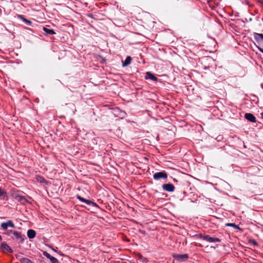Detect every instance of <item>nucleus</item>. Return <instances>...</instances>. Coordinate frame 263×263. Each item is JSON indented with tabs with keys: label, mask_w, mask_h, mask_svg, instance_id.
Segmentation results:
<instances>
[{
	"label": "nucleus",
	"mask_w": 263,
	"mask_h": 263,
	"mask_svg": "<svg viewBox=\"0 0 263 263\" xmlns=\"http://www.w3.org/2000/svg\"><path fill=\"white\" fill-rule=\"evenodd\" d=\"M18 17L21 19L27 25H31L32 22L26 19L23 15H18Z\"/></svg>",
	"instance_id": "15"
},
{
	"label": "nucleus",
	"mask_w": 263,
	"mask_h": 263,
	"mask_svg": "<svg viewBox=\"0 0 263 263\" xmlns=\"http://www.w3.org/2000/svg\"><path fill=\"white\" fill-rule=\"evenodd\" d=\"M132 62V58L130 56H127L124 61H122V66L126 67L129 65Z\"/></svg>",
	"instance_id": "13"
},
{
	"label": "nucleus",
	"mask_w": 263,
	"mask_h": 263,
	"mask_svg": "<svg viewBox=\"0 0 263 263\" xmlns=\"http://www.w3.org/2000/svg\"><path fill=\"white\" fill-rule=\"evenodd\" d=\"M252 243H253L254 244H255V245H257V243L256 242V241H255L254 240H253L252 241Z\"/></svg>",
	"instance_id": "26"
},
{
	"label": "nucleus",
	"mask_w": 263,
	"mask_h": 263,
	"mask_svg": "<svg viewBox=\"0 0 263 263\" xmlns=\"http://www.w3.org/2000/svg\"><path fill=\"white\" fill-rule=\"evenodd\" d=\"M51 263H59V260L55 257H52L50 259Z\"/></svg>",
	"instance_id": "22"
},
{
	"label": "nucleus",
	"mask_w": 263,
	"mask_h": 263,
	"mask_svg": "<svg viewBox=\"0 0 263 263\" xmlns=\"http://www.w3.org/2000/svg\"><path fill=\"white\" fill-rule=\"evenodd\" d=\"M205 240L209 242H219L221 241V240L219 238H216V237H212L210 236L209 235H206Z\"/></svg>",
	"instance_id": "11"
},
{
	"label": "nucleus",
	"mask_w": 263,
	"mask_h": 263,
	"mask_svg": "<svg viewBox=\"0 0 263 263\" xmlns=\"http://www.w3.org/2000/svg\"><path fill=\"white\" fill-rule=\"evenodd\" d=\"M1 248L2 251L4 253L8 252L9 253H12V249L7 245L5 241H3L1 243Z\"/></svg>",
	"instance_id": "7"
},
{
	"label": "nucleus",
	"mask_w": 263,
	"mask_h": 263,
	"mask_svg": "<svg viewBox=\"0 0 263 263\" xmlns=\"http://www.w3.org/2000/svg\"><path fill=\"white\" fill-rule=\"evenodd\" d=\"M245 118L249 121L255 123L256 122L255 117L251 113H246L245 115Z\"/></svg>",
	"instance_id": "9"
},
{
	"label": "nucleus",
	"mask_w": 263,
	"mask_h": 263,
	"mask_svg": "<svg viewBox=\"0 0 263 263\" xmlns=\"http://www.w3.org/2000/svg\"><path fill=\"white\" fill-rule=\"evenodd\" d=\"M262 4H263V2H262Z\"/></svg>",
	"instance_id": "29"
},
{
	"label": "nucleus",
	"mask_w": 263,
	"mask_h": 263,
	"mask_svg": "<svg viewBox=\"0 0 263 263\" xmlns=\"http://www.w3.org/2000/svg\"><path fill=\"white\" fill-rule=\"evenodd\" d=\"M43 30L46 35H52L56 33L53 29H49L45 27H43Z\"/></svg>",
	"instance_id": "14"
},
{
	"label": "nucleus",
	"mask_w": 263,
	"mask_h": 263,
	"mask_svg": "<svg viewBox=\"0 0 263 263\" xmlns=\"http://www.w3.org/2000/svg\"><path fill=\"white\" fill-rule=\"evenodd\" d=\"M17 200L22 203H24L26 201V199L25 196H18Z\"/></svg>",
	"instance_id": "18"
},
{
	"label": "nucleus",
	"mask_w": 263,
	"mask_h": 263,
	"mask_svg": "<svg viewBox=\"0 0 263 263\" xmlns=\"http://www.w3.org/2000/svg\"><path fill=\"white\" fill-rule=\"evenodd\" d=\"M167 177V174L164 172H159L155 173L153 178L155 180H158L160 179H166Z\"/></svg>",
	"instance_id": "2"
},
{
	"label": "nucleus",
	"mask_w": 263,
	"mask_h": 263,
	"mask_svg": "<svg viewBox=\"0 0 263 263\" xmlns=\"http://www.w3.org/2000/svg\"><path fill=\"white\" fill-rule=\"evenodd\" d=\"M20 262L22 263H33L30 259L27 258L20 259Z\"/></svg>",
	"instance_id": "17"
},
{
	"label": "nucleus",
	"mask_w": 263,
	"mask_h": 263,
	"mask_svg": "<svg viewBox=\"0 0 263 263\" xmlns=\"http://www.w3.org/2000/svg\"><path fill=\"white\" fill-rule=\"evenodd\" d=\"M138 259L141 260L142 262H145L146 261V258L144 257L141 254H138L137 255Z\"/></svg>",
	"instance_id": "20"
},
{
	"label": "nucleus",
	"mask_w": 263,
	"mask_h": 263,
	"mask_svg": "<svg viewBox=\"0 0 263 263\" xmlns=\"http://www.w3.org/2000/svg\"><path fill=\"white\" fill-rule=\"evenodd\" d=\"M261 118L263 119V112L260 113Z\"/></svg>",
	"instance_id": "27"
},
{
	"label": "nucleus",
	"mask_w": 263,
	"mask_h": 263,
	"mask_svg": "<svg viewBox=\"0 0 263 263\" xmlns=\"http://www.w3.org/2000/svg\"><path fill=\"white\" fill-rule=\"evenodd\" d=\"M10 233H12L14 236L15 238L17 240H20V242H23L24 239L20 232L13 230H10L9 231V234Z\"/></svg>",
	"instance_id": "4"
},
{
	"label": "nucleus",
	"mask_w": 263,
	"mask_h": 263,
	"mask_svg": "<svg viewBox=\"0 0 263 263\" xmlns=\"http://www.w3.org/2000/svg\"><path fill=\"white\" fill-rule=\"evenodd\" d=\"M16 257L17 259H18L20 261V259H25V257H22L21 254H17L16 255Z\"/></svg>",
	"instance_id": "24"
},
{
	"label": "nucleus",
	"mask_w": 263,
	"mask_h": 263,
	"mask_svg": "<svg viewBox=\"0 0 263 263\" xmlns=\"http://www.w3.org/2000/svg\"><path fill=\"white\" fill-rule=\"evenodd\" d=\"M27 235L29 238L33 239L35 237L36 232L33 230L29 229L27 231Z\"/></svg>",
	"instance_id": "12"
},
{
	"label": "nucleus",
	"mask_w": 263,
	"mask_h": 263,
	"mask_svg": "<svg viewBox=\"0 0 263 263\" xmlns=\"http://www.w3.org/2000/svg\"><path fill=\"white\" fill-rule=\"evenodd\" d=\"M43 254L45 257H46L49 259H50L53 257L50 254L45 251L44 252Z\"/></svg>",
	"instance_id": "21"
},
{
	"label": "nucleus",
	"mask_w": 263,
	"mask_h": 263,
	"mask_svg": "<svg viewBox=\"0 0 263 263\" xmlns=\"http://www.w3.org/2000/svg\"><path fill=\"white\" fill-rule=\"evenodd\" d=\"M1 227L4 229L6 230L8 228H14L15 226L12 220H8L5 222H2L1 224Z\"/></svg>",
	"instance_id": "3"
},
{
	"label": "nucleus",
	"mask_w": 263,
	"mask_h": 263,
	"mask_svg": "<svg viewBox=\"0 0 263 263\" xmlns=\"http://www.w3.org/2000/svg\"><path fill=\"white\" fill-rule=\"evenodd\" d=\"M226 226L233 227L235 229H237V230L242 231V229L238 225H236V224H235L234 223H227L226 224Z\"/></svg>",
	"instance_id": "16"
},
{
	"label": "nucleus",
	"mask_w": 263,
	"mask_h": 263,
	"mask_svg": "<svg viewBox=\"0 0 263 263\" xmlns=\"http://www.w3.org/2000/svg\"><path fill=\"white\" fill-rule=\"evenodd\" d=\"M2 240V237L0 235V241Z\"/></svg>",
	"instance_id": "28"
},
{
	"label": "nucleus",
	"mask_w": 263,
	"mask_h": 263,
	"mask_svg": "<svg viewBox=\"0 0 263 263\" xmlns=\"http://www.w3.org/2000/svg\"><path fill=\"white\" fill-rule=\"evenodd\" d=\"M145 79L146 80L150 79L155 82L158 81V78L156 77H155L153 73L149 71L146 72Z\"/></svg>",
	"instance_id": "10"
},
{
	"label": "nucleus",
	"mask_w": 263,
	"mask_h": 263,
	"mask_svg": "<svg viewBox=\"0 0 263 263\" xmlns=\"http://www.w3.org/2000/svg\"><path fill=\"white\" fill-rule=\"evenodd\" d=\"M162 189L164 191L170 192H172L175 190V186L172 183H167V184H164L162 185Z\"/></svg>",
	"instance_id": "8"
},
{
	"label": "nucleus",
	"mask_w": 263,
	"mask_h": 263,
	"mask_svg": "<svg viewBox=\"0 0 263 263\" xmlns=\"http://www.w3.org/2000/svg\"><path fill=\"white\" fill-rule=\"evenodd\" d=\"M174 257L175 259L179 261H184L188 258V255L186 254H175L174 255Z\"/></svg>",
	"instance_id": "6"
},
{
	"label": "nucleus",
	"mask_w": 263,
	"mask_h": 263,
	"mask_svg": "<svg viewBox=\"0 0 263 263\" xmlns=\"http://www.w3.org/2000/svg\"><path fill=\"white\" fill-rule=\"evenodd\" d=\"M195 236L197 238H201L203 240H205V237H206V235H204L202 234H196L195 235Z\"/></svg>",
	"instance_id": "19"
},
{
	"label": "nucleus",
	"mask_w": 263,
	"mask_h": 263,
	"mask_svg": "<svg viewBox=\"0 0 263 263\" xmlns=\"http://www.w3.org/2000/svg\"><path fill=\"white\" fill-rule=\"evenodd\" d=\"M6 194V192L0 188V197Z\"/></svg>",
	"instance_id": "23"
},
{
	"label": "nucleus",
	"mask_w": 263,
	"mask_h": 263,
	"mask_svg": "<svg viewBox=\"0 0 263 263\" xmlns=\"http://www.w3.org/2000/svg\"><path fill=\"white\" fill-rule=\"evenodd\" d=\"M257 48H258V49L259 50V51L260 52H261V53H263V49H262V48H260V47H257Z\"/></svg>",
	"instance_id": "25"
},
{
	"label": "nucleus",
	"mask_w": 263,
	"mask_h": 263,
	"mask_svg": "<svg viewBox=\"0 0 263 263\" xmlns=\"http://www.w3.org/2000/svg\"><path fill=\"white\" fill-rule=\"evenodd\" d=\"M77 198L78 199H79V201L86 203L87 205H90L91 206H93V207H98V205L95 202H93L91 200H90L86 199L82 197L80 195H77Z\"/></svg>",
	"instance_id": "1"
},
{
	"label": "nucleus",
	"mask_w": 263,
	"mask_h": 263,
	"mask_svg": "<svg viewBox=\"0 0 263 263\" xmlns=\"http://www.w3.org/2000/svg\"><path fill=\"white\" fill-rule=\"evenodd\" d=\"M253 35L254 40L257 43H263V34L254 32Z\"/></svg>",
	"instance_id": "5"
}]
</instances>
